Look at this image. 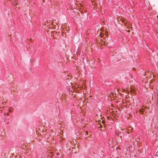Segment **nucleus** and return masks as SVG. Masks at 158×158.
I'll list each match as a JSON object with an SVG mask.
<instances>
[{"label":"nucleus","instance_id":"nucleus-1","mask_svg":"<svg viewBox=\"0 0 158 158\" xmlns=\"http://www.w3.org/2000/svg\"><path fill=\"white\" fill-rule=\"evenodd\" d=\"M145 108L143 109H140L139 110V113H140L143 114H143H144V113H146L147 112V110H146V107L145 108Z\"/></svg>","mask_w":158,"mask_h":158},{"label":"nucleus","instance_id":"nucleus-2","mask_svg":"<svg viewBox=\"0 0 158 158\" xmlns=\"http://www.w3.org/2000/svg\"><path fill=\"white\" fill-rule=\"evenodd\" d=\"M89 32H90V30H87L86 32V37L87 38H89Z\"/></svg>","mask_w":158,"mask_h":158},{"label":"nucleus","instance_id":"nucleus-3","mask_svg":"<svg viewBox=\"0 0 158 158\" xmlns=\"http://www.w3.org/2000/svg\"><path fill=\"white\" fill-rule=\"evenodd\" d=\"M114 49H111L110 50V54L112 56H113L114 55V54H113V53H114Z\"/></svg>","mask_w":158,"mask_h":158},{"label":"nucleus","instance_id":"nucleus-4","mask_svg":"<svg viewBox=\"0 0 158 158\" xmlns=\"http://www.w3.org/2000/svg\"><path fill=\"white\" fill-rule=\"evenodd\" d=\"M18 3V1H17L16 0L14 2H13L12 3V4L13 5V6L14 5L15 6V5H17Z\"/></svg>","mask_w":158,"mask_h":158},{"label":"nucleus","instance_id":"nucleus-5","mask_svg":"<svg viewBox=\"0 0 158 158\" xmlns=\"http://www.w3.org/2000/svg\"><path fill=\"white\" fill-rule=\"evenodd\" d=\"M98 125H99V127L101 128H102V126L101 124H99Z\"/></svg>","mask_w":158,"mask_h":158},{"label":"nucleus","instance_id":"nucleus-6","mask_svg":"<svg viewBox=\"0 0 158 158\" xmlns=\"http://www.w3.org/2000/svg\"><path fill=\"white\" fill-rule=\"evenodd\" d=\"M102 122L103 124H104L105 123V121L104 120H102Z\"/></svg>","mask_w":158,"mask_h":158},{"label":"nucleus","instance_id":"nucleus-7","mask_svg":"<svg viewBox=\"0 0 158 158\" xmlns=\"http://www.w3.org/2000/svg\"><path fill=\"white\" fill-rule=\"evenodd\" d=\"M85 134H85V135H87V134H88V131H86V132H85Z\"/></svg>","mask_w":158,"mask_h":158},{"label":"nucleus","instance_id":"nucleus-8","mask_svg":"<svg viewBox=\"0 0 158 158\" xmlns=\"http://www.w3.org/2000/svg\"><path fill=\"white\" fill-rule=\"evenodd\" d=\"M109 117L108 116L107 117V119H109Z\"/></svg>","mask_w":158,"mask_h":158},{"label":"nucleus","instance_id":"nucleus-9","mask_svg":"<svg viewBox=\"0 0 158 158\" xmlns=\"http://www.w3.org/2000/svg\"><path fill=\"white\" fill-rule=\"evenodd\" d=\"M128 32H130V30H128Z\"/></svg>","mask_w":158,"mask_h":158},{"label":"nucleus","instance_id":"nucleus-10","mask_svg":"<svg viewBox=\"0 0 158 158\" xmlns=\"http://www.w3.org/2000/svg\"><path fill=\"white\" fill-rule=\"evenodd\" d=\"M136 156V155H134V156H135V157Z\"/></svg>","mask_w":158,"mask_h":158},{"label":"nucleus","instance_id":"nucleus-11","mask_svg":"<svg viewBox=\"0 0 158 158\" xmlns=\"http://www.w3.org/2000/svg\"><path fill=\"white\" fill-rule=\"evenodd\" d=\"M27 0V1H28V0Z\"/></svg>","mask_w":158,"mask_h":158},{"label":"nucleus","instance_id":"nucleus-12","mask_svg":"<svg viewBox=\"0 0 158 158\" xmlns=\"http://www.w3.org/2000/svg\"><path fill=\"white\" fill-rule=\"evenodd\" d=\"M41 158H43L42 157Z\"/></svg>","mask_w":158,"mask_h":158}]
</instances>
